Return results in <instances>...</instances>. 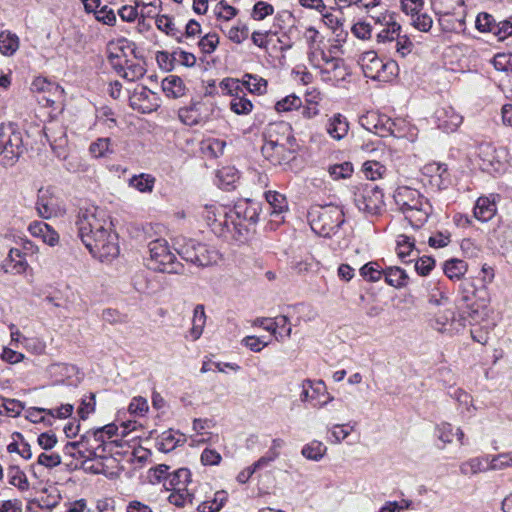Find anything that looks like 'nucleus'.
Wrapping results in <instances>:
<instances>
[{
	"mask_svg": "<svg viewBox=\"0 0 512 512\" xmlns=\"http://www.w3.org/2000/svg\"><path fill=\"white\" fill-rule=\"evenodd\" d=\"M147 249L146 264L149 269L162 273H179L182 270V264L177 261L166 239L157 238L150 241Z\"/></svg>",
	"mask_w": 512,
	"mask_h": 512,
	"instance_id": "f257e3e1",
	"label": "nucleus"
},
{
	"mask_svg": "<svg viewBox=\"0 0 512 512\" xmlns=\"http://www.w3.org/2000/svg\"><path fill=\"white\" fill-rule=\"evenodd\" d=\"M308 61L319 70L324 82L335 84L345 80L348 75L342 60L332 56L330 52L326 53L321 47H314L308 53Z\"/></svg>",
	"mask_w": 512,
	"mask_h": 512,
	"instance_id": "f03ea898",
	"label": "nucleus"
},
{
	"mask_svg": "<svg viewBox=\"0 0 512 512\" xmlns=\"http://www.w3.org/2000/svg\"><path fill=\"white\" fill-rule=\"evenodd\" d=\"M428 310L439 331L454 321L455 309L452 301L445 293L436 288L428 294Z\"/></svg>",
	"mask_w": 512,
	"mask_h": 512,
	"instance_id": "7ed1b4c3",
	"label": "nucleus"
},
{
	"mask_svg": "<svg viewBox=\"0 0 512 512\" xmlns=\"http://www.w3.org/2000/svg\"><path fill=\"white\" fill-rule=\"evenodd\" d=\"M360 64L365 76L388 82L396 76L398 66L395 61L388 60L384 62L374 51H366L361 55Z\"/></svg>",
	"mask_w": 512,
	"mask_h": 512,
	"instance_id": "20e7f679",
	"label": "nucleus"
},
{
	"mask_svg": "<svg viewBox=\"0 0 512 512\" xmlns=\"http://www.w3.org/2000/svg\"><path fill=\"white\" fill-rule=\"evenodd\" d=\"M23 153V139L19 131L0 128V165L12 167Z\"/></svg>",
	"mask_w": 512,
	"mask_h": 512,
	"instance_id": "39448f33",
	"label": "nucleus"
},
{
	"mask_svg": "<svg viewBox=\"0 0 512 512\" xmlns=\"http://www.w3.org/2000/svg\"><path fill=\"white\" fill-rule=\"evenodd\" d=\"M342 222L343 213L337 206L321 207L311 213V228L323 237H329Z\"/></svg>",
	"mask_w": 512,
	"mask_h": 512,
	"instance_id": "423d86ee",
	"label": "nucleus"
},
{
	"mask_svg": "<svg viewBox=\"0 0 512 512\" xmlns=\"http://www.w3.org/2000/svg\"><path fill=\"white\" fill-rule=\"evenodd\" d=\"M85 246L95 256L102 260H109L119 253L117 235L112 232L111 226L96 233L92 238L85 239Z\"/></svg>",
	"mask_w": 512,
	"mask_h": 512,
	"instance_id": "0eeeda50",
	"label": "nucleus"
},
{
	"mask_svg": "<svg viewBox=\"0 0 512 512\" xmlns=\"http://www.w3.org/2000/svg\"><path fill=\"white\" fill-rule=\"evenodd\" d=\"M77 226L79 236L84 243L85 239L92 238L96 233L106 229L111 224L105 218L103 211L92 207L79 213Z\"/></svg>",
	"mask_w": 512,
	"mask_h": 512,
	"instance_id": "6e6552de",
	"label": "nucleus"
},
{
	"mask_svg": "<svg viewBox=\"0 0 512 512\" xmlns=\"http://www.w3.org/2000/svg\"><path fill=\"white\" fill-rule=\"evenodd\" d=\"M399 7L409 17V22L415 29L428 32L432 28L433 18L424 0H399Z\"/></svg>",
	"mask_w": 512,
	"mask_h": 512,
	"instance_id": "1a4fd4ad",
	"label": "nucleus"
},
{
	"mask_svg": "<svg viewBox=\"0 0 512 512\" xmlns=\"http://www.w3.org/2000/svg\"><path fill=\"white\" fill-rule=\"evenodd\" d=\"M355 201L360 211L370 215L380 214L385 206L384 194L377 186L366 187Z\"/></svg>",
	"mask_w": 512,
	"mask_h": 512,
	"instance_id": "9d476101",
	"label": "nucleus"
},
{
	"mask_svg": "<svg viewBox=\"0 0 512 512\" xmlns=\"http://www.w3.org/2000/svg\"><path fill=\"white\" fill-rule=\"evenodd\" d=\"M202 217L216 233H222L224 226L229 227V220L232 221V215L224 207L217 205H206Z\"/></svg>",
	"mask_w": 512,
	"mask_h": 512,
	"instance_id": "9b49d317",
	"label": "nucleus"
},
{
	"mask_svg": "<svg viewBox=\"0 0 512 512\" xmlns=\"http://www.w3.org/2000/svg\"><path fill=\"white\" fill-rule=\"evenodd\" d=\"M212 112L213 107L211 105L197 103L188 109L182 110L180 117L182 121L187 125H200L208 122Z\"/></svg>",
	"mask_w": 512,
	"mask_h": 512,
	"instance_id": "f8f14e48",
	"label": "nucleus"
},
{
	"mask_svg": "<svg viewBox=\"0 0 512 512\" xmlns=\"http://www.w3.org/2000/svg\"><path fill=\"white\" fill-rule=\"evenodd\" d=\"M394 200L399 209L405 213L425 199L415 189L406 185H399L395 190Z\"/></svg>",
	"mask_w": 512,
	"mask_h": 512,
	"instance_id": "ddd939ff",
	"label": "nucleus"
},
{
	"mask_svg": "<svg viewBox=\"0 0 512 512\" xmlns=\"http://www.w3.org/2000/svg\"><path fill=\"white\" fill-rule=\"evenodd\" d=\"M266 201L270 207L271 221L280 224L284 221L283 214L288 211L286 197L275 191H268L265 194Z\"/></svg>",
	"mask_w": 512,
	"mask_h": 512,
	"instance_id": "4468645a",
	"label": "nucleus"
},
{
	"mask_svg": "<svg viewBox=\"0 0 512 512\" xmlns=\"http://www.w3.org/2000/svg\"><path fill=\"white\" fill-rule=\"evenodd\" d=\"M432 208L427 200L406 211V219L414 226L421 227L431 214Z\"/></svg>",
	"mask_w": 512,
	"mask_h": 512,
	"instance_id": "2eb2a0df",
	"label": "nucleus"
},
{
	"mask_svg": "<svg viewBox=\"0 0 512 512\" xmlns=\"http://www.w3.org/2000/svg\"><path fill=\"white\" fill-rule=\"evenodd\" d=\"M349 130V125L345 117L335 114L329 118L326 124V131L329 136L335 140L343 139Z\"/></svg>",
	"mask_w": 512,
	"mask_h": 512,
	"instance_id": "dca6fc26",
	"label": "nucleus"
},
{
	"mask_svg": "<svg viewBox=\"0 0 512 512\" xmlns=\"http://www.w3.org/2000/svg\"><path fill=\"white\" fill-rule=\"evenodd\" d=\"M219 29L230 41L237 44L242 43L248 37V28L240 20H237L233 25H230V23L220 25Z\"/></svg>",
	"mask_w": 512,
	"mask_h": 512,
	"instance_id": "f3484780",
	"label": "nucleus"
},
{
	"mask_svg": "<svg viewBox=\"0 0 512 512\" xmlns=\"http://www.w3.org/2000/svg\"><path fill=\"white\" fill-rule=\"evenodd\" d=\"M117 428L114 425H106L105 427L94 432L95 441L100 442L95 448L94 455L102 457L107 446H112L114 441H109L116 433Z\"/></svg>",
	"mask_w": 512,
	"mask_h": 512,
	"instance_id": "a211bd4d",
	"label": "nucleus"
},
{
	"mask_svg": "<svg viewBox=\"0 0 512 512\" xmlns=\"http://www.w3.org/2000/svg\"><path fill=\"white\" fill-rule=\"evenodd\" d=\"M217 26L229 24L238 14V10L226 1H219L213 7Z\"/></svg>",
	"mask_w": 512,
	"mask_h": 512,
	"instance_id": "6ab92c4d",
	"label": "nucleus"
},
{
	"mask_svg": "<svg viewBox=\"0 0 512 512\" xmlns=\"http://www.w3.org/2000/svg\"><path fill=\"white\" fill-rule=\"evenodd\" d=\"M198 244L191 239L178 237L174 240V249L183 259L193 262V260H197L195 252L197 251Z\"/></svg>",
	"mask_w": 512,
	"mask_h": 512,
	"instance_id": "aec40b11",
	"label": "nucleus"
},
{
	"mask_svg": "<svg viewBox=\"0 0 512 512\" xmlns=\"http://www.w3.org/2000/svg\"><path fill=\"white\" fill-rule=\"evenodd\" d=\"M161 87L166 96L170 98H178L185 94L183 81L175 75L164 78Z\"/></svg>",
	"mask_w": 512,
	"mask_h": 512,
	"instance_id": "412c9836",
	"label": "nucleus"
},
{
	"mask_svg": "<svg viewBox=\"0 0 512 512\" xmlns=\"http://www.w3.org/2000/svg\"><path fill=\"white\" fill-rule=\"evenodd\" d=\"M496 210L494 200H490L488 197H480L476 202L474 215L481 221H488L494 217Z\"/></svg>",
	"mask_w": 512,
	"mask_h": 512,
	"instance_id": "4be33fe9",
	"label": "nucleus"
},
{
	"mask_svg": "<svg viewBox=\"0 0 512 512\" xmlns=\"http://www.w3.org/2000/svg\"><path fill=\"white\" fill-rule=\"evenodd\" d=\"M439 439L444 444H452L455 440L464 444V432L460 427H454L449 423H443L439 427Z\"/></svg>",
	"mask_w": 512,
	"mask_h": 512,
	"instance_id": "5701e85b",
	"label": "nucleus"
},
{
	"mask_svg": "<svg viewBox=\"0 0 512 512\" xmlns=\"http://www.w3.org/2000/svg\"><path fill=\"white\" fill-rule=\"evenodd\" d=\"M20 46L19 37L10 32L3 31L0 33V52L5 56H12Z\"/></svg>",
	"mask_w": 512,
	"mask_h": 512,
	"instance_id": "b1692460",
	"label": "nucleus"
},
{
	"mask_svg": "<svg viewBox=\"0 0 512 512\" xmlns=\"http://www.w3.org/2000/svg\"><path fill=\"white\" fill-rule=\"evenodd\" d=\"M166 481L167 486H170L171 489L185 490L190 481V472L184 468L178 469L167 475Z\"/></svg>",
	"mask_w": 512,
	"mask_h": 512,
	"instance_id": "393cba45",
	"label": "nucleus"
},
{
	"mask_svg": "<svg viewBox=\"0 0 512 512\" xmlns=\"http://www.w3.org/2000/svg\"><path fill=\"white\" fill-rule=\"evenodd\" d=\"M467 264L459 259H451L444 263L443 271L451 280H460L467 272Z\"/></svg>",
	"mask_w": 512,
	"mask_h": 512,
	"instance_id": "a878e982",
	"label": "nucleus"
},
{
	"mask_svg": "<svg viewBox=\"0 0 512 512\" xmlns=\"http://www.w3.org/2000/svg\"><path fill=\"white\" fill-rule=\"evenodd\" d=\"M234 214L250 223H255L258 219V207L255 203L242 201L239 202L234 208Z\"/></svg>",
	"mask_w": 512,
	"mask_h": 512,
	"instance_id": "bb28decb",
	"label": "nucleus"
},
{
	"mask_svg": "<svg viewBox=\"0 0 512 512\" xmlns=\"http://www.w3.org/2000/svg\"><path fill=\"white\" fill-rule=\"evenodd\" d=\"M31 231L35 236L40 237L43 242L50 246H54L59 241L58 233L45 223H39L31 227Z\"/></svg>",
	"mask_w": 512,
	"mask_h": 512,
	"instance_id": "cd10ccee",
	"label": "nucleus"
},
{
	"mask_svg": "<svg viewBox=\"0 0 512 512\" xmlns=\"http://www.w3.org/2000/svg\"><path fill=\"white\" fill-rule=\"evenodd\" d=\"M32 90L38 93H51L54 96H62L63 89L57 84L49 82L47 79L37 77L32 82Z\"/></svg>",
	"mask_w": 512,
	"mask_h": 512,
	"instance_id": "c85d7f7f",
	"label": "nucleus"
},
{
	"mask_svg": "<svg viewBox=\"0 0 512 512\" xmlns=\"http://www.w3.org/2000/svg\"><path fill=\"white\" fill-rule=\"evenodd\" d=\"M362 171L367 179L375 181L382 179L386 175L387 169L379 161L369 160L363 164Z\"/></svg>",
	"mask_w": 512,
	"mask_h": 512,
	"instance_id": "c756f323",
	"label": "nucleus"
},
{
	"mask_svg": "<svg viewBox=\"0 0 512 512\" xmlns=\"http://www.w3.org/2000/svg\"><path fill=\"white\" fill-rule=\"evenodd\" d=\"M383 21L386 23V28L381 30L378 35V41L386 42V41H394L399 37L401 26L395 21H392V17L389 16V20L386 21V16L383 17Z\"/></svg>",
	"mask_w": 512,
	"mask_h": 512,
	"instance_id": "7c9ffc66",
	"label": "nucleus"
},
{
	"mask_svg": "<svg viewBox=\"0 0 512 512\" xmlns=\"http://www.w3.org/2000/svg\"><path fill=\"white\" fill-rule=\"evenodd\" d=\"M155 178L148 174L134 176L129 181V186L141 193H150L153 190Z\"/></svg>",
	"mask_w": 512,
	"mask_h": 512,
	"instance_id": "2f4dec72",
	"label": "nucleus"
},
{
	"mask_svg": "<svg viewBox=\"0 0 512 512\" xmlns=\"http://www.w3.org/2000/svg\"><path fill=\"white\" fill-rule=\"evenodd\" d=\"M205 312L203 306H197L194 309V316L192 321V328L190 329V336L193 340H197L200 338L203 332V328L205 325Z\"/></svg>",
	"mask_w": 512,
	"mask_h": 512,
	"instance_id": "473e14b6",
	"label": "nucleus"
},
{
	"mask_svg": "<svg viewBox=\"0 0 512 512\" xmlns=\"http://www.w3.org/2000/svg\"><path fill=\"white\" fill-rule=\"evenodd\" d=\"M284 152V147L274 141H268L262 147V153L272 162L279 164L285 159Z\"/></svg>",
	"mask_w": 512,
	"mask_h": 512,
	"instance_id": "72a5a7b5",
	"label": "nucleus"
},
{
	"mask_svg": "<svg viewBox=\"0 0 512 512\" xmlns=\"http://www.w3.org/2000/svg\"><path fill=\"white\" fill-rule=\"evenodd\" d=\"M326 451L327 447L322 442L312 441L303 447L302 455L309 460L318 461L325 455Z\"/></svg>",
	"mask_w": 512,
	"mask_h": 512,
	"instance_id": "f704fd0d",
	"label": "nucleus"
},
{
	"mask_svg": "<svg viewBox=\"0 0 512 512\" xmlns=\"http://www.w3.org/2000/svg\"><path fill=\"white\" fill-rule=\"evenodd\" d=\"M9 483L24 491L29 488V482L26 474L17 466L8 469Z\"/></svg>",
	"mask_w": 512,
	"mask_h": 512,
	"instance_id": "c9c22d12",
	"label": "nucleus"
},
{
	"mask_svg": "<svg viewBox=\"0 0 512 512\" xmlns=\"http://www.w3.org/2000/svg\"><path fill=\"white\" fill-rule=\"evenodd\" d=\"M90 154L95 158L105 157L112 153L109 138H99L89 147Z\"/></svg>",
	"mask_w": 512,
	"mask_h": 512,
	"instance_id": "e433bc0d",
	"label": "nucleus"
},
{
	"mask_svg": "<svg viewBox=\"0 0 512 512\" xmlns=\"http://www.w3.org/2000/svg\"><path fill=\"white\" fill-rule=\"evenodd\" d=\"M195 256L197 257V260H193V263H196L200 266H208L217 260L216 253L209 250L205 245L200 243L198 244Z\"/></svg>",
	"mask_w": 512,
	"mask_h": 512,
	"instance_id": "4c0bfd02",
	"label": "nucleus"
},
{
	"mask_svg": "<svg viewBox=\"0 0 512 512\" xmlns=\"http://www.w3.org/2000/svg\"><path fill=\"white\" fill-rule=\"evenodd\" d=\"M301 105H302L301 99L298 96L292 94V95L285 97L282 100H279L275 104V109L278 112H287V111H291L294 109H298L301 107Z\"/></svg>",
	"mask_w": 512,
	"mask_h": 512,
	"instance_id": "58836bf2",
	"label": "nucleus"
},
{
	"mask_svg": "<svg viewBox=\"0 0 512 512\" xmlns=\"http://www.w3.org/2000/svg\"><path fill=\"white\" fill-rule=\"evenodd\" d=\"M244 85L250 92L259 95L265 93L267 88L266 80H264L263 78H258L253 75H246Z\"/></svg>",
	"mask_w": 512,
	"mask_h": 512,
	"instance_id": "ea45409f",
	"label": "nucleus"
},
{
	"mask_svg": "<svg viewBox=\"0 0 512 512\" xmlns=\"http://www.w3.org/2000/svg\"><path fill=\"white\" fill-rule=\"evenodd\" d=\"M219 41L218 34L216 32H210L200 39L198 45L204 53L210 54L215 51Z\"/></svg>",
	"mask_w": 512,
	"mask_h": 512,
	"instance_id": "a19ab883",
	"label": "nucleus"
},
{
	"mask_svg": "<svg viewBox=\"0 0 512 512\" xmlns=\"http://www.w3.org/2000/svg\"><path fill=\"white\" fill-rule=\"evenodd\" d=\"M414 250V242L408 236L399 235L397 239L396 251L400 258L404 259L410 256Z\"/></svg>",
	"mask_w": 512,
	"mask_h": 512,
	"instance_id": "79ce46f5",
	"label": "nucleus"
},
{
	"mask_svg": "<svg viewBox=\"0 0 512 512\" xmlns=\"http://www.w3.org/2000/svg\"><path fill=\"white\" fill-rule=\"evenodd\" d=\"M231 110L238 115H246L252 111V103L244 97H235L230 103Z\"/></svg>",
	"mask_w": 512,
	"mask_h": 512,
	"instance_id": "37998d69",
	"label": "nucleus"
},
{
	"mask_svg": "<svg viewBox=\"0 0 512 512\" xmlns=\"http://www.w3.org/2000/svg\"><path fill=\"white\" fill-rule=\"evenodd\" d=\"M274 13V7L270 3L266 1H259L254 5L252 11V18L255 20H263L267 16H270Z\"/></svg>",
	"mask_w": 512,
	"mask_h": 512,
	"instance_id": "c03bdc74",
	"label": "nucleus"
},
{
	"mask_svg": "<svg viewBox=\"0 0 512 512\" xmlns=\"http://www.w3.org/2000/svg\"><path fill=\"white\" fill-rule=\"evenodd\" d=\"M0 414L5 413L9 416H18L22 410L24 409V406L21 402L14 400V399H3L1 404Z\"/></svg>",
	"mask_w": 512,
	"mask_h": 512,
	"instance_id": "a18cd8bd",
	"label": "nucleus"
},
{
	"mask_svg": "<svg viewBox=\"0 0 512 512\" xmlns=\"http://www.w3.org/2000/svg\"><path fill=\"white\" fill-rule=\"evenodd\" d=\"M353 167L350 163L336 164L329 168V174L334 180L350 177Z\"/></svg>",
	"mask_w": 512,
	"mask_h": 512,
	"instance_id": "49530a36",
	"label": "nucleus"
},
{
	"mask_svg": "<svg viewBox=\"0 0 512 512\" xmlns=\"http://www.w3.org/2000/svg\"><path fill=\"white\" fill-rule=\"evenodd\" d=\"M493 65L499 71L512 72V54L499 53L495 55Z\"/></svg>",
	"mask_w": 512,
	"mask_h": 512,
	"instance_id": "de8ad7c7",
	"label": "nucleus"
},
{
	"mask_svg": "<svg viewBox=\"0 0 512 512\" xmlns=\"http://www.w3.org/2000/svg\"><path fill=\"white\" fill-rule=\"evenodd\" d=\"M174 60L186 67H193L196 64V57L193 53L183 49H177L172 54Z\"/></svg>",
	"mask_w": 512,
	"mask_h": 512,
	"instance_id": "09e8293b",
	"label": "nucleus"
},
{
	"mask_svg": "<svg viewBox=\"0 0 512 512\" xmlns=\"http://www.w3.org/2000/svg\"><path fill=\"white\" fill-rule=\"evenodd\" d=\"M360 274L369 281L376 282L381 278V271L377 263H368L360 269Z\"/></svg>",
	"mask_w": 512,
	"mask_h": 512,
	"instance_id": "8fccbe9b",
	"label": "nucleus"
},
{
	"mask_svg": "<svg viewBox=\"0 0 512 512\" xmlns=\"http://www.w3.org/2000/svg\"><path fill=\"white\" fill-rule=\"evenodd\" d=\"M317 265L316 261L312 257H307L304 259H300L296 261L293 265V269L298 274H307L313 270V268Z\"/></svg>",
	"mask_w": 512,
	"mask_h": 512,
	"instance_id": "3c124183",
	"label": "nucleus"
},
{
	"mask_svg": "<svg viewBox=\"0 0 512 512\" xmlns=\"http://www.w3.org/2000/svg\"><path fill=\"white\" fill-rule=\"evenodd\" d=\"M476 28L481 32L494 31L492 16L487 13H480L476 18Z\"/></svg>",
	"mask_w": 512,
	"mask_h": 512,
	"instance_id": "603ef678",
	"label": "nucleus"
},
{
	"mask_svg": "<svg viewBox=\"0 0 512 512\" xmlns=\"http://www.w3.org/2000/svg\"><path fill=\"white\" fill-rule=\"evenodd\" d=\"M128 410L131 414L143 415L148 411V403L145 398L135 397L129 404Z\"/></svg>",
	"mask_w": 512,
	"mask_h": 512,
	"instance_id": "864d4df0",
	"label": "nucleus"
},
{
	"mask_svg": "<svg viewBox=\"0 0 512 512\" xmlns=\"http://www.w3.org/2000/svg\"><path fill=\"white\" fill-rule=\"evenodd\" d=\"M1 359L10 364H17L25 359V355L17 352L13 348L5 347L2 351Z\"/></svg>",
	"mask_w": 512,
	"mask_h": 512,
	"instance_id": "5fc2aeb1",
	"label": "nucleus"
},
{
	"mask_svg": "<svg viewBox=\"0 0 512 512\" xmlns=\"http://www.w3.org/2000/svg\"><path fill=\"white\" fill-rule=\"evenodd\" d=\"M38 463L48 468H53L61 463V457L57 453H41L38 456Z\"/></svg>",
	"mask_w": 512,
	"mask_h": 512,
	"instance_id": "6e6d98bb",
	"label": "nucleus"
},
{
	"mask_svg": "<svg viewBox=\"0 0 512 512\" xmlns=\"http://www.w3.org/2000/svg\"><path fill=\"white\" fill-rule=\"evenodd\" d=\"M38 211L39 214L44 218H50L57 215L56 204L54 203L53 199L45 201V199L42 198L38 206Z\"/></svg>",
	"mask_w": 512,
	"mask_h": 512,
	"instance_id": "4d7b16f0",
	"label": "nucleus"
},
{
	"mask_svg": "<svg viewBox=\"0 0 512 512\" xmlns=\"http://www.w3.org/2000/svg\"><path fill=\"white\" fill-rule=\"evenodd\" d=\"M169 466L159 465L149 471L150 481H164V485L167 486V475H169Z\"/></svg>",
	"mask_w": 512,
	"mask_h": 512,
	"instance_id": "13d9d810",
	"label": "nucleus"
},
{
	"mask_svg": "<svg viewBox=\"0 0 512 512\" xmlns=\"http://www.w3.org/2000/svg\"><path fill=\"white\" fill-rule=\"evenodd\" d=\"M512 466V454H501L490 462L491 469H503Z\"/></svg>",
	"mask_w": 512,
	"mask_h": 512,
	"instance_id": "bf43d9fd",
	"label": "nucleus"
},
{
	"mask_svg": "<svg viewBox=\"0 0 512 512\" xmlns=\"http://www.w3.org/2000/svg\"><path fill=\"white\" fill-rule=\"evenodd\" d=\"M244 345L254 352H260L269 342L255 336H247L243 339Z\"/></svg>",
	"mask_w": 512,
	"mask_h": 512,
	"instance_id": "052dcab7",
	"label": "nucleus"
},
{
	"mask_svg": "<svg viewBox=\"0 0 512 512\" xmlns=\"http://www.w3.org/2000/svg\"><path fill=\"white\" fill-rule=\"evenodd\" d=\"M396 51L402 56H406L412 51L413 43L407 36H400L396 38Z\"/></svg>",
	"mask_w": 512,
	"mask_h": 512,
	"instance_id": "680f3d73",
	"label": "nucleus"
},
{
	"mask_svg": "<svg viewBox=\"0 0 512 512\" xmlns=\"http://www.w3.org/2000/svg\"><path fill=\"white\" fill-rule=\"evenodd\" d=\"M221 459V455L212 449H205L201 454V462L204 465H218Z\"/></svg>",
	"mask_w": 512,
	"mask_h": 512,
	"instance_id": "e2e57ef3",
	"label": "nucleus"
},
{
	"mask_svg": "<svg viewBox=\"0 0 512 512\" xmlns=\"http://www.w3.org/2000/svg\"><path fill=\"white\" fill-rule=\"evenodd\" d=\"M351 29L353 34L359 39H368L371 35V26L366 22H358Z\"/></svg>",
	"mask_w": 512,
	"mask_h": 512,
	"instance_id": "0e129e2a",
	"label": "nucleus"
},
{
	"mask_svg": "<svg viewBox=\"0 0 512 512\" xmlns=\"http://www.w3.org/2000/svg\"><path fill=\"white\" fill-rule=\"evenodd\" d=\"M434 266V260L430 257H422L415 263V269L420 275H427Z\"/></svg>",
	"mask_w": 512,
	"mask_h": 512,
	"instance_id": "69168bd1",
	"label": "nucleus"
},
{
	"mask_svg": "<svg viewBox=\"0 0 512 512\" xmlns=\"http://www.w3.org/2000/svg\"><path fill=\"white\" fill-rule=\"evenodd\" d=\"M38 445L44 450H51L57 444V437L54 434L42 433L37 439Z\"/></svg>",
	"mask_w": 512,
	"mask_h": 512,
	"instance_id": "338daca9",
	"label": "nucleus"
},
{
	"mask_svg": "<svg viewBox=\"0 0 512 512\" xmlns=\"http://www.w3.org/2000/svg\"><path fill=\"white\" fill-rule=\"evenodd\" d=\"M21 502L17 499L0 501V512H21Z\"/></svg>",
	"mask_w": 512,
	"mask_h": 512,
	"instance_id": "774afa93",
	"label": "nucleus"
}]
</instances>
